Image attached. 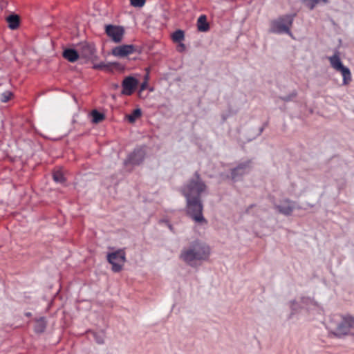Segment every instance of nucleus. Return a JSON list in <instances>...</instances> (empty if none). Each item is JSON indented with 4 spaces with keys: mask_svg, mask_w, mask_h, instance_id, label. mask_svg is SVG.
<instances>
[{
    "mask_svg": "<svg viewBox=\"0 0 354 354\" xmlns=\"http://www.w3.org/2000/svg\"><path fill=\"white\" fill-rule=\"evenodd\" d=\"M207 187L202 180L198 171L189 180L182 189L186 198L187 215L196 223L203 225L207 222L203 215V205L201 198V194L205 193Z\"/></svg>",
    "mask_w": 354,
    "mask_h": 354,
    "instance_id": "obj_1",
    "label": "nucleus"
},
{
    "mask_svg": "<svg viewBox=\"0 0 354 354\" xmlns=\"http://www.w3.org/2000/svg\"><path fill=\"white\" fill-rule=\"evenodd\" d=\"M209 252V248L205 243L195 240L183 248L180 259L186 264L194 267L197 266L198 262L206 260Z\"/></svg>",
    "mask_w": 354,
    "mask_h": 354,
    "instance_id": "obj_2",
    "label": "nucleus"
},
{
    "mask_svg": "<svg viewBox=\"0 0 354 354\" xmlns=\"http://www.w3.org/2000/svg\"><path fill=\"white\" fill-rule=\"evenodd\" d=\"M328 328L337 337L348 335L354 328V316L349 314L333 315L328 324Z\"/></svg>",
    "mask_w": 354,
    "mask_h": 354,
    "instance_id": "obj_3",
    "label": "nucleus"
},
{
    "mask_svg": "<svg viewBox=\"0 0 354 354\" xmlns=\"http://www.w3.org/2000/svg\"><path fill=\"white\" fill-rule=\"evenodd\" d=\"M295 17V14H287L272 20L270 23V32L279 35L286 33L291 36L290 28Z\"/></svg>",
    "mask_w": 354,
    "mask_h": 354,
    "instance_id": "obj_4",
    "label": "nucleus"
},
{
    "mask_svg": "<svg viewBox=\"0 0 354 354\" xmlns=\"http://www.w3.org/2000/svg\"><path fill=\"white\" fill-rule=\"evenodd\" d=\"M328 60L332 68L342 73L343 84H347L351 80V73L349 68L343 65L338 53L337 52L333 55L328 57Z\"/></svg>",
    "mask_w": 354,
    "mask_h": 354,
    "instance_id": "obj_5",
    "label": "nucleus"
},
{
    "mask_svg": "<svg viewBox=\"0 0 354 354\" xmlns=\"http://www.w3.org/2000/svg\"><path fill=\"white\" fill-rule=\"evenodd\" d=\"M107 261L112 265V270L118 272L126 262V253L123 249H119L107 254Z\"/></svg>",
    "mask_w": 354,
    "mask_h": 354,
    "instance_id": "obj_6",
    "label": "nucleus"
},
{
    "mask_svg": "<svg viewBox=\"0 0 354 354\" xmlns=\"http://www.w3.org/2000/svg\"><path fill=\"white\" fill-rule=\"evenodd\" d=\"M252 169V161L245 160L240 162L236 167L231 171V178L234 181H238L241 178L250 172Z\"/></svg>",
    "mask_w": 354,
    "mask_h": 354,
    "instance_id": "obj_7",
    "label": "nucleus"
},
{
    "mask_svg": "<svg viewBox=\"0 0 354 354\" xmlns=\"http://www.w3.org/2000/svg\"><path fill=\"white\" fill-rule=\"evenodd\" d=\"M145 150L143 147L136 148L129 153L124 160V165H138L142 162L145 157Z\"/></svg>",
    "mask_w": 354,
    "mask_h": 354,
    "instance_id": "obj_8",
    "label": "nucleus"
},
{
    "mask_svg": "<svg viewBox=\"0 0 354 354\" xmlns=\"http://www.w3.org/2000/svg\"><path fill=\"white\" fill-rule=\"evenodd\" d=\"M105 32L113 41L120 43L122 40L124 29L120 26L109 24L105 26Z\"/></svg>",
    "mask_w": 354,
    "mask_h": 354,
    "instance_id": "obj_9",
    "label": "nucleus"
},
{
    "mask_svg": "<svg viewBox=\"0 0 354 354\" xmlns=\"http://www.w3.org/2000/svg\"><path fill=\"white\" fill-rule=\"evenodd\" d=\"M274 207L280 214L290 216L296 208V203L289 199H284L279 205H275Z\"/></svg>",
    "mask_w": 354,
    "mask_h": 354,
    "instance_id": "obj_10",
    "label": "nucleus"
},
{
    "mask_svg": "<svg viewBox=\"0 0 354 354\" xmlns=\"http://www.w3.org/2000/svg\"><path fill=\"white\" fill-rule=\"evenodd\" d=\"M138 84V81L135 77L131 76L125 77L122 83V94L125 95H131L133 93Z\"/></svg>",
    "mask_w": 354,
    "mask_h": 354,
    "instance_id": "obj_11",
    "label": "nucleus"
},
{
    "mask_svg": "<svg viewBox=\"0 0 354 354\" xmlns=\"http://www.w3.org/2000/svg\"><path fill=\"white\" fill-rule=\"evenodd\" d=\"M80 56L86 59H92L95 56V48L93 44L82 42L78 46Z\"/></svg>",
    "mask_w": 354,
    "mask_h": 354,
    "instance_id": "obj_12",
    "label": "nucleus"
},
{
    "mask_svg": "<svg viewBox=\"0 0 354 354\" xmlns=\"http://www.w3.org/2000/svg\"><path fill=\"white\" fill-rule=\"evenodd\" d=\"M136 51V46L132 44L122 45L112 49V54L115 57H124Z\"/></svg>",
    "mask_w": 354,
    "mask_h": 354,
    "instance_id": "obj_13",
    "label": "nucleus"
},
{
    "mask_svg": "<svg viewBox=\"0 0 354 354\" xmlns=\"http://www.w3.org/2000/svg\"><path fill=\"white\" fill-rule=\"evenodd\" d=\"M315 301L308 297H302L300 299V304L297 301L293 300L290 301V308L292 310H297L298 308H306L309 310L312 306H315Z\"/></svg>",
    "mask_w": 354,
    "mask_h": 354,
    "instance_id": "obj_14",
    "label": "nucleus"
},
{
    "mask_svg": "<svg viewBox=\"0 0 354 354\" xmlns=\"http://www.w3.org/2000/svg\"><path fill=\"white\" fill-rule=\"evenodd\" d=\"M63 57L70 62H75L80 57L79 51L72 48L65 49L63 52Z\"/></svg>",
    "mask_w": 354,
    "mask_h": 354,
    "instance_id": "obj_15",
    "label": "nucleus"
},
{
    "mask_svg": "<svg viewBox=\"0 0 354 354\" xmlns=\"http://www.w3.org/2000/svg\"><path fill=\"white\" fill-rule=\"evenodd\" d=\"M197 28L200 32H207L209 29V25L207 21L205 15H201L197 20Z\"/></svg>",
    "mask_w": 354,
    "mask_h": 354,
    "instance_id": "obj_16",
    "label": "nucleus"
},
{
    "mask_svg": "<svg viewBox=\"0 0 354 354\" xmlns=\"http://www.w3.org/2000/svg\"><path fill=\"white\" fill-rule=\"evenodd\" d=\"M6 21L8 24V27L11 30L16 29L19 25V17L17 15L15 14H12L7 17Z\"/></svg>",
    "mask_w": 354,
    "mask_h": 354,
    "instance_id": "obj_17",
    "label": "nucleus"
},
{
    "mask_svg": "<svg viewBox=\"0 0 354 354\" xmlns=\"http://www.w3.org/2000/svg\"><path fill=\"white\" fill-rule=\"evenodd\" d=\"M46 327V322L44 317H40L35 321V330L37 333H43Z\"/></svg>",
    "mask_w": 354,
    "mask_h": 354,
    "instance_id": "obj_18",
    "label": "nucleus"
},
{
    "mask_svg": "<svg viewBox=\"0 0 354 354\" xmlns=\"http://www.w3.org/2000/svg\"><path fill=\"white\" fill-rule=\"evenodd\" d=\"M53 179L55 183L62 185H64L66 182V178L64 175V173L60 169L55 170L53 173Z\"/></svg>",
    "mask_w": 354,
    "mask_h": 354,
    "instance_id": "obj_19",
    "label": "nucleus"
},
{
    "mask_svg": "<svg viewBox=\"0 0 354 354\" xmlns=\"http://www.w3.org/2000/svg\"><path fill=\"white\" fill-rule=\"evenodd\" d=\"M142 112L140 109H136L133 112L127 115V118L130 123H133L138 118L141 116Z\"/></svg>",
    "mask_w": 354,
    "mask_h": 354,
    "instance_id": "obj_20",
    "label": "nucleus"
},
{
    "mask_svg": "<svg viewBox=\"0 0 354 354\" xmlns=\"http://www.w3.org/2000/svg\"><path fill=\"white\" fill-rule=\"evenodd\" d=\"M91 114L92 116V122L93 123H99L104 118V114L100 113L97 110H93Z\"/></svg>",
    "mask_w": 354,
    "mask_h": 354,
    "instance_id": "obj_21",
    "label": "nucleus"
},
{
    "mask_svg": "<svg viewBox=\"0 0 354 354\" xmlns=\"http://www.w3.org/2000/svg\"><path fill=\"white\" fill-rule=\"evenodd\" d=\"M185 38V33L181 30H177L172 34V39L174 42H180Z\"/></svg>",
    "mask_w": 354,
    "mask_h": 354,
    "instance_id": "obj_22",
    "label": "nucleus"
},
{
    "mask_svg": "<svg viewBox=\"0 0 354 354\" xmlns=\"http://www.w3.org/2000/svg\"><path fill=\"white\" fill-rule=\"evenodd\" d=\"M92 334H93V337H94L95 342L98 344H104V333H102V332H101V333L93 332Z\"/></svg>",
    "mask_w": 354,
    "mask_h": 354,
    "instance_id": "obj_23",
    "label": "nucleus"
},
{
    "mask_svg": "<svg viewBox=\"0 0 354 354\" xmlns=\"http://www.w3.org/2000/svg\"><path fill=\"white\" fill-rule=\"evenodd\" d=\"M109 67L110 64H105L104 62H100L93 65V68L95 69L107 70Z\"/></svg>",
    "mask_w": 354,
    "mask_h": 354,
    "instance_id": "obj_24",
    "label": "nucleus"
},
{
    "mask_svg": "<svg viewBox=\"0 0 354 354\" xmlns=\"http://www.w3.org/2000/svg\"><path fill=\"white\" fill-rule=\"evenodd\" d=\"M12 95V93L10 91H6L3 93L1 95V101L2 102H7Z\"/></svg>",
    "mask_w": 354,
    "mask_h": 354,
    "instance_id": "obj_25",
    "label": "nucleus"
},
{
    "mask_svg": "<svg viewBox=\"0 0 354 354\" xmlns=\"http://www.w3.org/2000/svg\"><path fill=\"white\" fill-rule=\"evenodd\" d=\"M131 4L134 7L141 8L145 5V0H130Z\"/></svg>",
    "mask_w": 354,
    "mask_h": 354,
    "instance_id": "obj_26",
    "label": "nucleus"
},
{
    "mask_svg": "<svg viewBox=\"0 0 354 354\" xmlns=\"http://www.w3.org/2000/svg\"><path fill=\"white\" fill-rule=\"evenodd\" d=\"M296 95H297V93L295 91H293L290 95L281 97V98L282 100H283L285 102H288V101L292 100V99L293 97H295Z\"/></svg>",
    "mask_w": 354,
    "mask_h": 354,
    "instance_id": "obj_27",
    "label": "nucleus"
},
{
    "mask_svg": "<svg viewBox=\"0 0 354 354\" xmlns=\"http://www.w3.org/2000/svg\"><path fill=\"white\" fill-rule=\"evenodd\" d=\"M147 82H143L141 85H140V91H144L147 88Z\"/></svg>",
    "mask_w": 354,
    "mask_h": 354,
    "instance_id": "obj_28",
    "label": "nucleus"
},
{
    "mask_svg": "<svg viewBox=\"0 0 354 354\" xmlns=\"http://www.w3.org/2000/svg\"><path fill=\"white\" fill-rule=\"evenodd\" d=\"M149 78V72L147 70V73L145 74V75L144 77V82H148Z\"/></svg>",
    "mask_w": 354,
    "mask_h": 354,
    "instance_id": "obj_29",
    "label": "nucleus"
},
{
    "mask_svg": "<svg viewBox=\"0 0 354 354\" xmlns=\"http://www.w3.org/2000/svg\"><path fill=\"white\" fill-rule=\"evenodd\" d=\"M6 1H2L1 3H0V8L1 10H3V8H5L6 7Z\"/></svg>",
    "mask_w": 354,
    "mask_h": 354,
    "instance_id": "obj_30",
    "label": "nucleus"
},
{
    "mask_svg": "<svg viewBox=\"0 0 354 354\" xmlns=\"http://www.w3.org/2000/svg\"><path fill=\"white\" fill-rule=\"evenodd\" d=\"M179 47L180 48V50H185V44H180L179 45Z\"/></svg>",
    "mask_w": 354,
    "mask_h": 354,
    "instance_id": "obj_31",
    "label": "nucleus"
},
{
    "mask_svg": "<svg viewBox=\"0 0 354 354\" xmlns=\"http://www.w3.org/2000/svg\"><path fill=\"white\" fill-rule=\"evenodd\" d=\"M321 2L323 3H328V0H319V3Z\"/></svg>",
    "mask_w": 354,
    "mask_h": 354,
    "instance_id": "obj_32",
    "label": "nucleus"
},
{
    "mask_svg": "<svg viewBox=\"0 0 354 354\" xmlns=\"http://www.w3.org/2000/svg\"><path fill=\"white\" fill-rule=\"evenodd\" d=\"M263 131V128L260 129V133H261Z\"/></svg>",
    "mask_w": 354,
    "mask_h": 354,
    "instance_id": "obj_33",
    "label": "nucleus"
}]
</instances>
